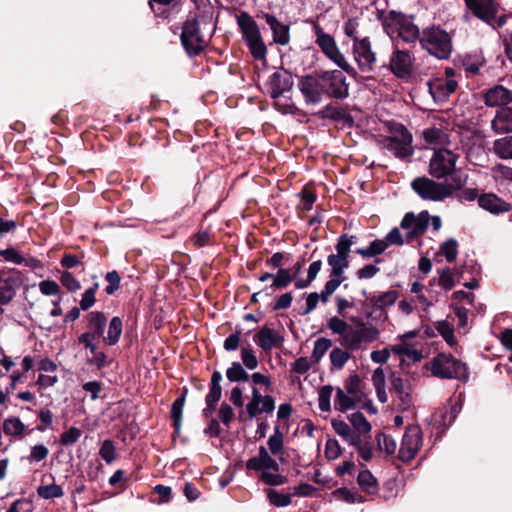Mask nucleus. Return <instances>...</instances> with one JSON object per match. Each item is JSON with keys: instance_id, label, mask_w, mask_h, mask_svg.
<instances>
[{"instance_id": "f257e3e1", "label": "nucleus", "mask_w": 512, "mask_h": 512, "mask_svg": "<svg viewBox=\"0 0 512 512\" xmlns=\"http://www.w3.org/2000/svg\"><path fill=\"white\" fill-rule=\"evenodd\" d=\"M214 24L204 19H188L183 26L181 41L189 54H198L209 41Z\"/></svg>"}, {"instance_id": "f03ea898", "label": "nucleus", "mask_w": 512, "mask_h": 512, "mask_svg": "<svg viewBox=\"0 0 512 512\" xmlns=\"http://www.w3.org/2000/svg\"><path fill=\"white\" fill-rule=\"evenodd\" d=\"M435 377L442 379H467V368L450 354L440 353L425 364Z\"/></svg>"}, {"instance_id": "7ed1b4c3", "label": "nucleus", "mask_w": 512, "mask_h": 512, "mask_svg": "<svg viewBox=\"0 0 512 512\" xmlns=\"http://www.w3.org/2000/svg\"><path fill=\"white\" fill-rule=\"evenodd\" d=\"M420 43L431 55L447 59L452 52L450 35L439 27L427 28L420 34Z\"/></svg>"}, {"instance_id": "20e7f679", "label": "nucleus", "mask_w": 512, "mask_h": 512, "mask_svg": "<svg viewBox=\"0 0 512 512\" xmlns=\"http://www.w3.org/2000/svg\"><path fill=\"white\" fill-rule=\"evenodd\" d=\"M383 26L391 37H400L405 42H412L420 39L418 28L405 15L390 11L383 18Z\"/></svg>"}, {"instance_id": "39448f33", "label": "nucleus", "mask_w": 512, "mask_h": 512, "mask_svg": "<svg viewBox=\"0 0 512 512\" xmlns=\"http://www.w3.org/2000/svg\"><path fill=\"white\" fill-rule=\"evenodd\" d=\"M238 25L252 56L257 60H264L267 49L262 40L257 23L249 14L241 13L238 16Z\"/></svg>"}, {"instance_id": "423d86ee", "label": "nucleus", "mask_w": 512, "mask_h": 512, "mask_svg": "<svg viewBox=\"0 0 512 512\" xmlns=\"http://www.w3.org/2000/svg\"><path fill=\"white\" fill-rule=\"evenodd\" d=\"M413 190L424 200L443 201L452 195L451 186L435 182L426 177H418L412 182Z\"/></svg>"}, {"instance_id": "0eeeda50", "label": "nucleus", "mask_w": 512, "mask_h": 512, "mask_svg": "<svg viewBox=\"0 0 512 512\" xmlns=\"http://www.w3.org/2000/svg\"><path fill=\"white\" fill-rule=\"evenodd\" d=\"M458 157V154L449 148H438L430 159V174L435 178H444L452 174Z\"/></svg>"}, {"instance_id": "6e6552de", "label": "nucleus", "mask_w": 512, "mask_h": 512, "mask_svg": "<svg viewBox=\"0 0 512 512\" xmlns=\"http://www.w3.org/2000/svg\"><path fill=\"white\" fill-rule=\"evenodd\" d=\"M462 150L466 158L474 165L481 166L487 159L484 138L480 133L467 131L461 137Z\"/></svg>"}, {"instance_id": "1a4fd4ad", "label": "nucleus", "mask_w": 512, "mask_h": 512, "mask_svg": "<svg viewBox=\"0 0 512 512\" xmlns=\"http://www.w3.org/2000/svg\"><path fill=\"white\" fill-rule=\"evenodd\" d=\"M315 29L317 36L316 43L319 45L325 56L342 70L348 73L352 72L353 68L347 62L345 56L340 52L334 38L331 35L324 33L318 26H316Z\"/></svg>"}, {"instance_id": "9d476101", "label": "nucleus", "mask_w": 512, "mask_h": 512, "mask_svg": "<svg viewBox=\"0 0 512 512\" xmlns=\"http://www.w3.org/2000/svg\"><path fill=\"white\" fill-rule=\"evenodd\" d=\"M446 77H438L428 82L429 92L436 102H444L457 88V82L453 79V69H446Z\"/></svg>"}, {"instance_id": "9b49d317", "label": "nucleus", "mask_w": 512, "mask_h": 512, "mask_svg": "<svg viewBox=\"0 0 512 512\" xmlns=\"http://www.w3.org/2000/svg\"><path fill=\"white\" fill-rule=\"evenodd\" d=\"M465 2L476 17L492 27L503 24L501 19L497 20V4L493 0H465Z\"/></svg>"}, {"instance_id": "f8f14e48", "label": "nucleus", "mask_w": 512, "mask_h": 512, "mask_svg": "<svg viewBox=\"0 0 512 512\" xmlns=\"http://www.w3.org/2000/svg\"><path fill=\"white\" fill-rule=\"evenodd\" d=\"M298 86L308 104H318L321 101L322 94L325 92L322 73L303 77L299 81Z\"/></svg>"}, {"instance_id": "ddd939ff", "label": "nucleus", "mask_w": 512, "mask_h": 512, "mask_svg": "<svg viewBox=\"0 0 512 512\" xmlns=\"http://www.w3.org/2000/svg\"><path fill=\"white\" fill-rule=\"evenodd\" d=\"M422 445V433L419 427H409L403 435L399 449V457L408 462L413 459Z\"/></svg>"}, {"instance_id": "4468645a", "label": "nucleus", "mask_w": 512, "mask_h": 512, "mask_svg": "<svg viewBox=\"0 0 512 512\" xmlns=\"http://www.w3.org/2000/svg\"><path fill=\"white\" fill-rule=\"evenodd\" d=\"M275 409V400L270 395H262L258 387H252L251 399L246 405V412L250 419L261 413L270 414Z\"/></svg>"}, {"instance_id": "2eb2a0df", "label": "nucleus", "mask_w": 512, "mask_h": 512, "mask_svg": "<svg viewBox=\"0 0 512 512\" xmlns=\"http://www.w3.org/2000/svg\"><path fill=\"white\" fill-rule=\"evenodd\" d=\"M322 79L325 86V92L335 98H346L348 96V84L341 71H324Z\"/></svg>"}, {"instance_id": "dca6fc26", "label": "nucleus", "mask_w": 512, "mask_h": 512, "mask_svg": "<svg viewBox=\"0 0 512 512\" xmlns=\"http://www.w3.org/2000/svg\"><path fill=\"white\" fill-rule=\"evenodd\" d=\"M412 136L404 129L400 128L398 135L388 137L384 141V146L391 151L395 156L400 158L408 157L412 154Z\"/></svg>"}, {"instance_id": "f3484780", "label": "nucleus", "mask_w": 512, "mask_h": 512, "mask_svg": "<svg viewBox=\"0 0 512 512\" xmlns=\"http://www.w3.org/2000/svg\"><path fill=\"white\" fill-rule=\"evenodd\" d=\"M416 331H409L400 335L399 343L391 346V352L398 356H406L409 360L416 363L421 361L422 353L415 347L412 339L416 337Z\"/></svg>"}, {"instance_id": "a211bd4d", "label": "nucleus", "mask_w": 512, "mask_h": 512, "mask_svg": "<svg viewBox=\"0 0 512 512\" xmlns=\"http://www.w3.org/2000/svg\"><path fill=\"white\" fill-rule=\"evenodd\" d=\"M430 215L422 211L418 215L407 213L401 221V228L406 230L407 239L423 234L429 225Z\"/></svg>"}, {"instance_id": "6ab92c4d", "label": "nucleus", "mask_w": 512, "mask_h": 512, "mask_svg": "<svg viewBox=\"0 0 512 512\" xmlns=\"http://www.w3.org/2000/svg\"><path fill=\"white\" fill-rule=\"evenodd\" d=\"M354 59L362 71H370L375 63V54L367 38L355 39L353 43Z\"/></svg>"}, {"instance_id": "aec40b11", "label": "nucleus", "mask_w": 512, "mask_h": 512, "mask_svg": "<svg viewBox=\"0 0 512 512\" xmlns=\"http://www.w3.org/2000/svg\"><path fill=\"white\" fill-rule=\"evenodd\" d=\"M20 286L18 275L7 272H0V304H8L15 296Z\"/></svg>"}, {"instance_id": "412c9836", "label": "nucleus", "mask_w": 512, "mask_h": 512, "mask_svg": "<svg viewBox=\"0 0 512 512\" xmlns=\"http://www.w3.org/2000/svg\"><path fill=\"white\" fill-rule=\"evenodd\" d=\"M246 467L249 470L255 471H279V465L277 461L274 458H272V456L268 453V450L264 446L259 447L257 456L250 458L246 462Z\"/></svg>"}, {"instance_id": "4be33fe9", "label": "nucleus", "mask_w": 512, "mask_h": 512, "mask_svg": "<svg viewBox=\"0 0 512 512\" xmlns=\"http://www.w3.org/2000/svg\"><path fill=\"white\" fill-rule=\"evenodd\" d=\"M412 66V58L406 51L397 50L390 59L392 72L400 78L408 77L412 72Z\"/></svg>"}, {"instance_id": "5701e85b", "label": "nucleus", "mask_w": 512, "mask_h": 512, "mask_svg": "<svg viewBox=\"0 0 512 512\" xmlns=\"http://www.w3.org/2000/svg\"><path fill=\"white\" fill-rule=\"evenodd\" d=\"M423 137L425 142L435 150L438 148H447L446 146L451 143V134L442 126H433L425 129L423 131Z\"/></svg>"}, {"instance_id": "b1692460", "label": "nucleus", "mask_w": 512, "mask_h": 512, "mask_svg": "<svg viewBox=\"0 0 512 512\" xmlns=\"http://www.w3.org/2000/svg\"><path fill=\"white\" fill-rule=\"evenodd\" d=\"M254 342L264 351H270L281 345L283 338L278 331L263 327L254 335Z\"/></svg>"}, {"instance_id": "393cba45", "label": "nucleus", "mask_w": 512, "mask_h": 512, "mask_svg": "<svg viewBox=\"0 0 512 512\" xmlns=\"http://www.w3.org/2000/svg\"><path fill=\"white\" fill-rule=\"evenodd\" d=\"M267 84L271 96L277 98L291 88V76L286 71H276L270 76Z\"/></svg>"}, {"instance_id": "a878e982", "label": "nucleus", "mask_w": 512, "mask_h": 512, "mask_svg": "<svg viewBox=\"0 0 512 512\" xmlns=\"http://www.w3.org/2000/svg\"><path fill=\"white\" fill-rule=\"evenodd\" d=\"M485 104L487 106H502L512 103V90L504 86L497 85L489 90L484 95Z\"/></svg>"}, {"instance_id": "bb28decb", "label": "nucleus", "mask_w": 512, "mask_h": 512, "mask_svg": "<svg viewBox=\"0 0 512 512\" xmlns=\"http://www.w3.org/2000/svg\"><path fill=\"white\" fill-rule=\"evenodd\" d=\"M478 204L481 208L493 214L508 212L512 208L509 203L492 193L481 195L478 199Z\"/></svg>"}, {"instance_id": "cd10ccee", "label": "nucleus", "mask_w": 512, "mask_h": 512, "mask_svg": "<svg viewBox=\"0 0 512 512\" xmlns=\"http://www.w3.org/2000/svg\"><path fill=\"white\" fill-rule=\"evenodd\" d=\"M491 128L497 134L512 132V107L499 109L491 121Z\"/></svg>"}, {"instance_id": "c85d7f7f", "label": "nucleus", "mask_w": 512, "mask_h": 512, "mask_svg": "<svg viewBox=\"0 0 512 512\" xmlns=\"http://www.w3.org/2000/svg\"><path fill=\"white\" fill-rule=\"evenodd\" d=\"M264 19L273 32L274 42L280 45H286L289 42V27L280 23L273 15L264 14Z\"/></svg>"}, {"instance_id": "c756f323", "label": "nucleus", "mask_w": 512, "mask_h": 512, "mask_svg": "<svg viewBox=\"0 0 512 512\" xmlns=\"http://www.w3.org/2000/svg\"><path fill=\"white\" fill-rule=\"evenodd\" d=\"M88 328L92 336L98 339L103 337L104 329L106 326L107 318L103 312L93 311L87 315Z\"/></svg>"}, {"instance_id": "7c9ffc66", "label": "nucleus", "mask_w": 512, "mask_h": 512, "mask_svg": "<svg viewBox=\"0 0 512 512\" xmlns=\"http://www.w3.org/2000/svg\"><path fill=\"white\" fill-rule=\"evenodd\" d=\"M333 430L337 435L343 438L349 445L359 444V437L344 420L334 419L331 421Z\"/></svg>"}, {"instance_id": "2f4dec72", "label": "nucleus", "mask_w": 512, "mask_h": 512, "mask_svg": "<svg viewBox=\"0 0 512 512\" xmlns=\"http://www.w3.org/2000/svg\"><path fill=\"white\" fill-rule=\"evenodd\" d=\"M352 428L359 438H367L371 432V424L361 412H354L348 417Z\"/></svg>"}, {"instance_id": "473e14b6", "label": "nucleus", "mask_w": 512, "mask_h": 512, "mask_svg": "<svg viewBox=\"0 0 512 512\" xmlns=\"http://www.w3.org/2000/svg\"><path fill=\"white\" fill-rule=\"evenodd\" d=\"M359 401L352 397L349 393H347L342 388L336 389V394L334 397V408L339 412H346L350 409L355 408L356 404Z\"/></svg>"}, {"instance_id": "72a5a7b5", "label": "nucleus", "mask_w": 512, "mask_h": 512, "mask_svg": "<svg viewBox=\"0 0 512 512\" xmlns=\"http://www.w3.org/2000/svg\"><path fill=\"white\" fill-rule=\"evenodd\" d=\"M363 340V333L360 329L349 328L341 339V345L347 350H358L361 348Z\"/></svg>"}, {"instance_id": "f704fd0d", "label": "nucleus", "mask_w": 512, "mask_h": 512, "mask_svg": "<svg viewBox=\"0 0 512 512\" xmlns=\"http://www.w3.org/2000/svg\"><path fill=\"white\" fill-rule=\"evenodd\" d=\"M3 431L7 436L23 437L25 435L26 426L20 418L11 416L3 421Z\"/></svg>"}, {"instance_id": "c9c22d12", "label": "nucleus", "mask_w": 512, "mask_h": 512, "mask_svg": "<svg viewBox=\"0 0 512 512\" xmlns=\"http://www.w3.org/2000/svg\"><path fill=\"white\" fill-rule=\"evenodd\" d=\"M493 151L503 160H512V136H505L495 140Z\"/></svg>"}, {"instance_id": "e433bc0d", "label": "nucleus", "mask_w": 512, "mask_h": 512, "mask_svg": "<svg viewBox=\"0 0 512 512\" xmlns=\"http://www.w3.org/2000/svg\"><path fill=\"white\" fill-rule=\"evenodd\" d=\"M122 334V320L115 316L110 320L107 336L103 337V342L107 345H115Z\"/></svg>"}, {"instance_id": "4c0bfd02", "label": "nucleus", "mask_w": 512, "mask_h": 512, "mask_svg": "<svg viewBox=\"0 0 512 512\" xmlns=\"http://www.w3.org/2000/svg\"><path fill=\"white\" fill-rule=\"evenodd\" d=\"M328 265L331 267V276L343 277L345 269L349 265V260L345 257L331 254L327 258Z\"/></svg>"}, {"instance_id": "58836bf2", "label": "nucleus", "mask_w": 512, "mask_h": 512, "mask_svg": "<svg viewBox=\"0 0 512 512\" xmlns=\"http://www.w3.org/2000/svg\"><path fill=\"white\" fill-rule=\"evenodd\" d=\"M226 377L230 382H246L250 379V374L239 362H233L226 370Z\"/></svg>"}, {"instance_id": "ea45409f", "label": "nucleus", "mask_w": 512, "mask_h": 512, "mask_svg": "<svg viewBox=\"0 0 512 512\" xmlns=\"http://www.w3.org/2000/svg\"><path fill=\"white\" fill-rule=\"evenodd\" d=\"M359 486L367 493H375L377 491V480L369 470H362L357 478Z\"/></svg>"}, {"instance_id": "a19ab883", "label": "nucleus", "mask_w": 512, "mask_h": 512, "mask_svg": "<svg viewBox=\"0 0 512 512\" xmlns=\"http://www.w3.org/2000/svg\"><path fill=\"white\" fill-rule=\"evenodd\" d=\"M331 346L332 342L330 339L324 337L318 338L314 342V347L311 355L312 361L314 363H318L323 358L325 353L330 349Z\"/></svg>"}, {"instance_id": "79ce46f5", "label": "nucleus", "mask_w": 512, "mask_h": 512, "mask_svg": "<svg viewBox=\"0 0 512 512\" xmlns=\"http://www.w3.org/2000/svg\"><path fill=\"white\" fill-rule=\"evenodd\" d=\"M267 444L272 455H282L284 437L278 427H275L274 433L269 437Z\"/></svg>"}, {"instance_id": "37998d69", "label": "nucleus", "mask_w": 512, "mask_h": 512, "mask_svg": "<svg viewBox=\"0 0 512 512\" xmlns=\"http://www.w3.org/2000/svg\"><path fill=\"white\" fill-rule=\"evenodd\" d=\"M330 361L334 369H342L350 358V354L342 348H333L330 352Z\"/></svg>"}, {"instance_id": "c03bdc74", "label": "nucleus", "mask_w": 512, "mask_h": 512, "mask_svg": "<svg viewBox=\"0 0 512 512\" xmlns=\"http://www.w3.org/2000/svg\"><path fill=\"white\" fill-rule=\"evenodd\" d=\"M267 497L269 502L276 507H286L292 503L291 493L284 494L274 489H268Z\"/></svg>"}, {"instance_id": "a18cd8bd", "label": "nucleus", "mask_w": 512, "mask_h": 512, "mask_svg": "<svg viewBox=\"0 0 512 512\" xmlns=\"http://www.w3.org/2000/svg\"><path fill=\"white\" fill-rule=\"evenodd\" d=\"M184 403H185V395L183 394L180 397H178L172 404L171 417L173 419L174 427L177 431L181 427Z\"/></svg>"}, {"instance_id": "49530a36", "label": "nucleus", "mask_w": 512, "mask_h": 512, "mask_svg": "<svg viewBox=\"0 0 512 512\" xmlns=\"http://www.w3.org/2000/svg\"><path fill=\"white\" fill-rule=\"evenodd\" d=\"M346 392L356 398L359 402L362 401L364 393L361 389V380L357 375L348 378L345 384Z\"/></svg>"}, {"instance_id": "de8ad7c7", "label": "nucleus", "mask_w": 512, "mask_h": 512, "mask_svg": "<svg viewBox=\"0 0 512 512\" xmlns=\"http://www.w3.org/2000/svg\"><path fill=\"white\" fill-rule=\"evenodd\" d=\"M333 387L330 385L323 386L319 391L318 405L321 411L328 412L331 410V398L333 395Z\"/></svg>"}, {"instance_id": "09e8293b", "label": "nucleus", "mask_w": 512, "mask_h": 512, "mask_svg": "<svg viewBox=\"0 0 512 512\" xmlns=\"http://www.w3.org/2000/svg\"><path fill=\"white\" fill-rule=\"evenodd\" d=\"M221 395H222V388L210 387L209 392L205 399L207 407L204 409V415L206 417H208L212 414L216 403L221 398Z\"/></svg>"}, {"instance_id": "8fccbe9b", "label": "nucleus", "mask_w": 512, "mask_h": 512, "mask_svg": "<svg viewBox=\"0 0 512 512\" xmlns=\"http://www.w3.org/2000/svg\"><path fill=\"white\" fill-rule=\"evenodd\" d=\"M261 480L271 486H280L286 482V478L283 475L273 470L261 471Z\"/></svg>"}, {"instance_id": "3c124183", "label": "nucleus", "mask_w": 512, "mask_h": 512, "mask_svg": "<svg viewBox=\"0 0 512 512\" xmlns=\"http://www.w3.org/2000/svg\"><path fill=\"white\" fill-rule=\"evenodd\" d=\"M37 493L41 498L44 499L59 498L63 496V490L57 484L40 486L37 489Z\"/></svg>"}, {"instance_id": "603ef678", "label": "nucleus", "mask_w": 512, "mask_h": 512, "mask_svg": "<svg viewBox=\"0 0 512 512\" xmlns=\"http://www.w3.org/2000/svg\"><path fill=\"white\" fill-rule=\"evenodd\" d=\"M441 253L445 256L448 262H453L458 254V244L457 241L453 238L448 239L444 243H442L440 247Z\"/></svg>"}, {"instance_id": "864d4df0", "label": "nucleus", "mask_w": 512, "mask_h": 512, "mask_svg": "<svg viewBox=\"0 0 512 512\" xmlns=\"http://www.w3.org/2000/svg\"><path fill=\"white\" fill-rule=\"evenodd\" d=\"M241 359L249 370H254L258 367V359L250 346L241 349Z\"/></svg>"}, {"instance_id": "5fc2aeb1", "label": "nucleus", "mask_w": 512, "mask_h": 512, "mask_svg": "<svg viewBox=\"0 0 512 512\" xmlns=\"http://www.w3.org/2000/svg\"><path fill=\"white\" fill-rule=\"evenodd\" d=\"M97 288H98V283H95L93 287L87 289L83 293L82 299L80 300V303H79L80 308L82 310L86 311L95 304V301H96L95 294H96Z\"/></svg>"}, {"instance_id": "6e6d98bb", "label": "nucleus", "mask_w": 512, "mask_h": 512, "mask_svg": "<svg viewBox=\"0 0 512 512\" xmlns=\"http://www.w3.org/2000/svg\"><path fill=\"white\" fill-rule=\"evenodd\" d=\"M328 328L335 334L341 335V337L344 336V334L348 331L350 326L347 324L346 321L339 317H332L328 321Z\"/></svg>"}, {"instance_id": "4d7b16f0", "label": "nucleus", "mask_w": 512, "mask_h": 512, "mask_svg": "<svg viewBox=\"0 0 512 512\" xmlns=\"http://www.w3.org/2000/svg\"><path fill=\"white\" fill-rule=\"evenodd\" d=\"M353 238L354 237H348L346 235H343L339 238L338 243L336 245V255L349 258L351 246L353 244Z\"/></svg>"}, {"instance_id": "13d9d810", "label": "nucleus", "mask_w": 512, "mask_h": 512, "mask_svg": "<svg viewBox=\"0 0 512 512\" xmlns=\"http://www.w3.org/2000/svg\"><path fill=\"white\" fill-rule=\"evenodd\" d=\"M49 454L48 448L43 444L35 445L31 448L30 455L27 457V460L30 463L40 462L47 458Z\"/></svg>"}, {"instance_id": "bf43d9fd", "label": "nucleus", "mask_w": 512, "mask_h": 512, "mask_svg": "<svg viewBox=\"0 0 512 512\" xmlns=\"http://www.w3.org/2000/svg\"><path fill=\"white\" fill-rule=\"evenodd\" d=\"M352 446L357 448L360 457L364 461L368 462L372 459L373 449L367 438H359V444H353Z\"/></svg>"}, {"instance_id": "052dcab7", "label": "nucleus", "mask_w": 512, "mask_h": 512, "mask_svg": "<svg viewBox=\"0 0 512 512\" xmlns=\"http://www.w3.org/2000/svg\"><path fill=\"white\" fill-rule=\"evenodd\" d=\"M292 281V276L287 269H279L277 274L274 275L272 287L277 289L285 288Z\"/></svg>"}, {"instance_id": "680f3d73", "label": "nucleus", "mask_w": 512, "mask_h": 512, "mask_svg": "<svg viewBox=\"0 0 512 512\" xmlns=\"http://www.w3.org/2000/svg\"><path fill=\"white\" fill-rule=\"evenodd\" d=\"M60 282L71 292H75L81 288L80 282L68 271L61 273Z\"/></svg>"}, {"instance_id": "e2e57ef3", "label": "nucleus", "mask_w": 512, "mask_h": 512, "mask_svg": "<svg viewBox=\"0 0 512 512\" xmlns=\"http://www.w3.org/2000/svg\"><path fill=\"white\" fill-rule=\"evenodd\" d=\"M378 446L380 450L385 451L387 454H393L397 447L395 440L386 434L378 436Z\"/></svg>"}, {"instance_id": "0e129e2a", "label": "nucleus", "mask_w": 512, "mask_h": 512, "mask_svg": "<svg viewBox=\"0 0 512 512\" xmlns=\"http://www.w3.org/2000/svg\"><path fill=\"white\" fill-rule=\"evenodd\" d=\"M342 453L340 444L336 439H328L325 444V456L329 460L337 459Z\"/></svg>"}, {"instance_id": "69168bd1", "label": "nucleus", "mask_w": 512, "mask_h": 512, "mask_svg": "<svg viewBox=\"0 0 512 512\" xmlns=\"http://www.w3.org/2000/svg\"><path fill=\"white\" fill-rule=\"evenodd\" d=\"M99 454L108 464L112 463L116 458L115 447L112 441L105 440L100 448Z\"/></svg>"}, {"instance_id": "338daca9", "label": "nucleus", "mask_w": 512, "mask_h": 512, "mask_svg": "<svg viewBox=\"0 0 512 512\" xmlns=\"http://www.w3.org/2000/svg\"><path fill=\"white\" fill-rule=\"evenodd\" d=\"M105 279L108 282V285H107L105 291L107 294L112 295L120 287V276H119L118 272L111 271L106 274Z\"/></svg>"}, {"instance_id": "774afa93", "label": "nucleus", "mask_w": 512, "mask_h": 512, "mask_svg": "<svg viewBox=\"0 0 512 512\" xmlns=\"http://www.w3.org/2000/svg\"><path fill=\"white\" fill-rule=\"evenodd\" d=\"M39 290L43 295L53 296L59 293L60 286L53 280H44L39 283Z\"/></svg>"}]
</instances>
